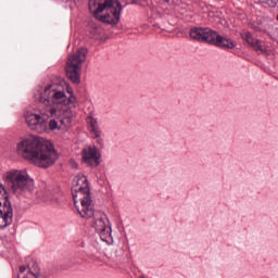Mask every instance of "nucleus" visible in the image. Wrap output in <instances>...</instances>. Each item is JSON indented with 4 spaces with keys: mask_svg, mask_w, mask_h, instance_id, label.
<instances>
[{
    "mask_svg": "<svg viewBox=\"0 0 278 278\" xmlns=\"http://www.w3.org/2000/svg\"><path fill=\"white\" fill-rule=\"evenodd\" d=\"M25 270H26L25 266H21V267H20V273L23 274V273H25Z\"/></svg>",
    "mask_w": 278,
    "mask_h": 278,
    "instance_id": "412c9836",
    "label": "nucleus"
},
{
    "mask_svg": "<svg viewBox=\"0 0 278 278\" xmlns=\"http://www.w3.org/2000/svg\"><path fill=\"white\" fill-rule=\"evenodd\" d=\"M89 11L100 23L118 25L123 4L118 0H89Z\"/></svg>",
    "mask_w": 278,
    "mask_h": 278,
    "instance_id": "20e7f679",
    "label": "nucleus"
},
{
    "mask_svg": "<svg viewBox=\"0 0 278 278\" xmlns=\"http://www.w3.org/2000/svg\"><path fill=\"white\" fill-rule=\"evenodd\" d=\"M37 199H41V201H47L46 198H42L39 192L35 193Z\"/></svg>",
    "mask_w": 278,
    "mask_h": 278,
    "instance_id": "aec40b11",
    "label": "nucleus"
},
{
    "mask_svg": "<svg viewBox=\"0 0 278 278\" xmlns=\"http://www.w3.org/2000/svg\"><path fill=\"white\" fill-rule=\"evenodd\" d=\"M89 131L94 138H101V129H99V123L93 117L88 118Z\"/></svg>",
    "mask_w": 278,
    "mask_h": 278,
    "instance_id": "f8f14e48",
    "label": "nucleus"
},
{
    "mask_svg": "<svg viewBox=\"0 0 278 278\" xmlns=\"http://www.w3.org/2000/svg\"><path fill=\"white\" fill-rule=\"evenodd\" d=\"M250 27L257 34H266L268 31V24L263 23V22L250 23Z\"/></svg>",
    "mask_w": 278,
    "mask_h": 278,
    "instance_id": "ddd939ff",
    "label": "nucleus"
},
{
    "mask_svg": "<svg viewBox=\"0 0 278 278\" xmlns=\"http://www.w3.org/2000/svg\"><path fill=\"white\" fill-rule=\"evenodd\" d=\"M89 34L91 38H97V36H101V27H99L97 23H89Z\"/></svg>",
    "mask_w": 278,
    "mask_h": 278,
    "instance_id": "4468645a",
    "label": "nucleus"
},
{
    "mask_svg": "<svg viewBox=\"0 0 278 278\" xmlns=\"http://www.w3.org/2000/svg\"><path fill=\"white\" fill-rule=\"evenodd\" d=\"M87 58H88V49L84 48V47L77 48L71 55V81H72V84H80L81 83V71L84 68V64H86Z\"/></svg>",
    "mask_w": 278,
    "mask_h": 278,
    "instance_id": "0eeeda50",
    "label": "nucleus"
},
{
    "mask_svg": "<svg viewBox=\"0 0 278 278\" xmlns=\"http://www.w3.org/2000/svg\"><path fill=\"white\" fill-rule=\"evenodd\" d=\"M270 8H278V0H267Z\"/></svg>",
    "mask_w": 278,
    "mask_h": 278,
    "instance_id": "a211bd4d",
    "label": "nucleus"
},
{
    "mask_svg": "<svg viewBox=\"0 0 278 278\" xmlns=\"http://www.w3.org/2000/svg\"><path fill=\"white\" fill-rule=\"evenodd\" d=\"M72 192L80 194V205H77V194H73L74 207L81 218H97L94 204L90 197V184L84 174H78L73 179Z\"/></svg>",
    "mask_w": 278,
    "mask_h": 278,
    "instance_id": "7ed1b4c3",
    "label": "nucleus"
},
{
    "mask_svg": "<svg viewBox=\"0 0 278 278\" xmlns=\"http://www.w3.org/2000/svg\"><path fill=\"white\" fill-rule=\"evenodd\" d=\"M66 75L71 79V56H67V65L65 67Z\"/></svg>",
    "mask_w": 278,
    "mask_h": 278,
    "instance_id": "dca6fc26",
    "label": "nucleus"
},
{
    "mask_svg": "<svg viewBox=\"0 0 278 278\" xmlns=\"http://www.w3.org/2000/svg\"><path fill=\"white\" fill-rule=\"evenodd\" d=\"M105 220V215L100 216L98 219L94 220V228L97 233L100 235L101 240H108L112 236V227H110Z\"/></svg>",
    "mask_w": 278,
    "mask_h": 278,
    "instance_id": "9d476101",
    "label": "nucleus"
},
{
    "mask_svg": "<svg viewBox=\"0 0 278 278\" xmlns=\"http://www.w3.org/2000/svg\"><path fill=\"white\" fill-rule=\"evenodd\" d=\"M98 142H100V144H101V142H102L101 139H98Z\"/></svg>",
    "mask_w": 278,
    "mask_h": 278,
    "instance_id": "393cba45",
    "label": "nucleus"
},
{
    "mask_svg": "<svg viewBox=\"0 0 278 278\" xmlns=\"http://www.w3.org/2000/svg\"><path fill=\"white\" fill-rule=\"evenodd\" d=\"M14 218V208L8 195L0 200V229H5L12 225Z\"/></svg>",
    "mask_w": 278,
    "mask_h": 278,
    "instance_id": "6e6552de",
    "label": "nucleus"
},
{
    "mask_svg": "<svg viewBox=\"0 0 278 278\" xmlns=\"http://www.w3.org/2000/svg\"><path fill=\"white\" fill-rule=\"evenodd\" d=\"M0 190H5V188H3V185L0 182Z\"/></svg>",
    "mask_w": 278,
    "mask_h": 278,
    "instance_id": "4be33fe9",
    "label": "nucleus"
},
{
    "mask_svg": "<svg viewBox=\"0 0 278 278\" xmlns=\"http://www.w3.org/2000/svg\"><path fill=\"white\" fill-rule=\"evenodd\" d=\"M100 157L101 155L97 152V147H89L88 149L83 150V162L88 166H99Z\"/></svg>",
    "mask_w": 278,
    "mask_h": 278,
    "instance_id": "9b49d317",
    "label": "nucleus"
},
{
    "mask_svg": "<svg viewBox=\"0 0 278 278\" xmlns=\"http://www.w3.org/2000/svg\"><path fill=\"white\" fill-rule=\"evenodd\" d=\"M241 38L247 42L254 51L258 53H264L266 51V47H264V41L256 39L253 37L251 31H242Z\"/></svg>",
    "mask_w": 278,
    "mask_h": 278,
    "instance_id": "1a4fd4ad",
    "label": "nucleus"
},
{
    "mask_svg": "<svg viewBox=\"0 0 278 278\" xmlns=\"http://www.w3.org/2000/svg\"><path fill=\"white\" fill-rule=\"evenodd\" d=\"M7 184L10 186L13 194H34V179L29 177L26 170L13 169L7 173Z\"/></svg>",
    "mask_w": 278,
    "mask_h": 278,
    "instance_id": "423d86ee",
    "label": "nucleus"
},
{
    "mask_svg": "<svg viewBox=\"0 0 278 278\" xmlns=\"http://www.w3.org/2000/svg\"><path fill=\"white\" fill-rule=\"evenodd\" d=\"M70 0H66V3H68Z\"/></svg>",
    "mask_w": 278,
    "mask_h": 278,
    "instance_id": "a878e982",
    "label": "nucleus"
},
{
    "mask_svg": "<svg viewBox=\"0 0 278 278\" xmlns=\"http://www.w3.org/2000/svg\"><path fill=\"white\" fill-rule=\"evenodd\" d=\"M72 168H79V165L75 161H71Z\"/></svg>",
    "mask_w": 278,
    "mask_h": 278,
    "instance_id": "6ab92c4d",
    "label": "nucleus"
},
{
    "mask_svg": "<svg viewBox=\"0 0 278 278\" xmlns=\"http://www.w3.org/2000/svg\"><path fill=\"white\" fill-rule=\"evenodd\" d=\"M190 38L198 42H206L220 49H236V41L222 36L218 31L207 27H193L190 30Z\"/></svg>",
    "mask_w": 278,
    "mask_h": 278,
    "instance_id": "39448f33",
    "label": "nucleus"
},
{
    "mask_svg": "<svg viewBox=\"0 0 278 278\" xmlns=\"http://www.w3.org/2000/svg\"><path fill=\"white\" fill-rule=\"evenodd\" d=\"M38 101L41 103L40 114L27 111L24 116L29 129L38 131V134H45L48 118H53L58 115V109L52 106L51 102L53 105H66V101L71 103V98L66 99V93L62 91L51 90V85H49L45 88L43 93L39 94Z\"/></svg>",
    "mask_w": 278,
    "mask_h": 278,
    "instance_id": "f257e3e1",
    "label": "nucleus"
},
{
    "mask_svg": "<svg viewBox=\"0 0 278 278\" xmlns=\"http://www.w3.org/2000/svg\"><path fill=\"white\" fill-rule=\"evenodd\" d=\"M17 151L24 160H29L39 168H49L58 162V150L51 141L40 137H31L17 143Z\"/></svg>",
    "mask_w": 278,
    "mask_h": 278,
    "instance_id": "f03ea898",
    "label": "nucleus"
},
{
    "mask_svg": "<svg viewBox=\"0 0 278 278\" xmlns=\"http://www.w3.org/2000/svg\"><path fill=\"white\" fill-rule=\"evenodd\" d=\"M71 105L77 108V98L73 94V91H71Z\"/></svg>",
    "mask_w": 278,
    "mask_h": 278,
    "instance_id": "f3484780",
    "label": "nucleus"
},
{
    "mask_svg": "<svg viewBox=\"0 0 278 278\" xmlns=\"http://www.w3.org/2000/svg\"><path fill=\"white\" fill-rule=\"evenodd\" d=\"M67 92H71V87L67 86Z\"/></svg>",
    "mask_w": 278,
    "mask_h": 278,
    "instance_id": "5701e85b",
    "label": "nucleus"
},
{
    "mask_svg": "<svg viewBox=\"0 0 278 278\" xmlns=\"http://www.w3.org/2000/svg\"><path fill=\"white\" fill-rule=\"evenodd\" d=\"M54 129H58V122L55 119H50L47 122V129L43 130V134H49V131H54Z\"/></svg>",
    "mask_w": 278,
    "mask_h": 278,
    "instance_id": "2eb2a0df",
    "label": "nucleus"
},
{
    "mask_svg": "<svg viewBox=\"0 0 278 278\" xmlns=\"http://www.w3.org/2000/svg\"><path fill=\"white\" fill-rule=\"evenodd\" d=\"M163 1H165V3H168L170 0H163Z\"/></svg>",
    "mask_w": 278,
    "mask_h": 278,
    "instance_id": "b1692460",
    "label": "nucleus"
}]
</instances>
